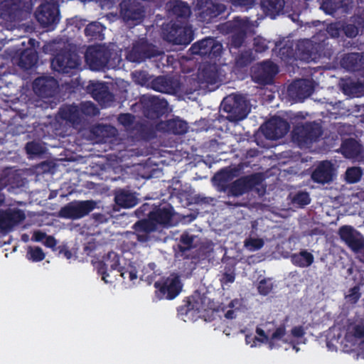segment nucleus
Here are the masks:
<instances>
[{
  "label": "nucleus",
  "instance_id": "f257e3e1",
  "mask_svg": "<svg viewBox=\"0 0 364 364\" xmlns=\"http://www.w3.org/2000/svg\"><path fill=\"white\" fill-rule=\"evenodd\" d=\"M326 40L328 38L318 43H314L309 39L299 41L296 50L300 59L306 62H318L323 58H330L333 52Z\"/></svg>",
  "mask_w": 364,
  "mask_h": 364
},
{
  "label": "nucleus",
  "instance_id": "f03ea898",
  "mask_svg": "<svg viewBox=\"0 0 364 364\" xmlns=\"http://www.w3.org/2000/svg\"><path fill=\"white\" fill-rule=\"evenodd\" d=\"M252 27L253 23L248 17L235 16L232 20L221 24L220 30L227 34H232L230 43L232 47L238 48L242 46Z\"/></svg>",
  "mask_w": 364,
  "mask_h": 364
},
{
  "label": "nucleus",
  "instance_id": "7ed1b4c3",
  "mask_svg": "<svg viewBox=\"0 0 364 364\" xmlns=\"http://www.w3.org/2000/svg\"><path fill=\"white\" fill-rule=\"evenodd\" d=\"M223 111L227 113L229 122H237L247 117L250 109L245 98L241 95L232 94L225 97L222 102Z\"/></svg>",
  "mask_w": 364,
  "mask_h": 364
},
{
  "label": "nucleus",
  "instance_id": "20e7f679",
  "mask_svg": "<svg viewBox=\"0 0 364 364\" xmlns=\"http://www.w3.org/2000/svg\"><path fill=\"white\" fill-rule=\"evenodd\" d=\"M154 294L157 300H173L181 293L183 284L179 276L171 274L154 282Z\"/></svg>",
  "mask_w": 364,
  "mask_h": 364
},
{
  "label": "nucleus",
  "instance_id": "39448f33",
  "mask_svg": "<svg viewBox=\"0 0 364 364\" xmlns=\"http://www.w3.org/2000/svg\"><path fill=\"white\" fill-rule=\"evenodd\" d=\"M164 38L173 45H188L194 37L193 31L191 26H182L177 23L166 25L163 28Z\"/></svg>",
  "mask_w": 364,
  "mask_h": 364
},
{
  "label": "nucleus",
  "instance_id": "423d86ee",
  "mask_svg": "<svg viewBox=\"0 0 364 364\" xmlns=\"http://www.w3.org/2000/svg\"><path fill=\"white\" fill-rule=\"evenodd\" d=\"M111 55L110 50L105 46H90L86 50L85 60L90 70L100 71L107 67Z\"/></svg>",
  "mask_w": 364,
  "mask_h": 364
},
{
  "label": "nucleus",
  "instance_id": "0eeeda50",
  "mask_svg": "<svg viewBox=\"0 0 364 364\" xmlns=\"http://www.w3.org/2000/svg\"><path fill=\"white\" fill-rule=\"evenodd\" d=\"M35 16L43 28L55 26L60 21L58 0H51L41 4L36 11Z\"/></svg>",
  "mask_w": 364,
  "mask_h": 364
},
{
  "label": "nucleus",
  "instance_id": "6e6552de",
  "mask_svg": "<svg viewBox=\"0 0 364 364\" xmlns=\"http://www.w3.org/2000/svg\"><path fill=\"white\" fill-rule=\"evenodd\" d=\"M162 55L164 53L158 50L146 38H141L133 43L132 49L127 55V59L130 62L139 63Z\"/></svg>",
  "mask_w": 364,
  "mask_h": 364
},
{
  "label": "nucleus",
  "instance_id": "1a4fd4ad",
  "mask_svg": "<svg viewBox=\"0 0 364 364\" xmlns=\"http://www.w3.org/2000/svg\"><path fill=\"white\" fill-rule=\"evenodd\" d=\"M50 65L54 71L69 74L80 65V60L77 54L70 50H61L52 59Z\"/></svg>",
  "mask_w": 364,
  "mask_h": 364
},
{
  "label": "nucleus",
  "instance_id": "9d476101",
  "mask_svg": "<svg viewBox=\"0 0 364 364\" xmlns=\"http://www.w3.org/2000/svg\"><path fill=\"white\" fill-rule=\"evenodd\" d=\"M97 206L92 200H73L62 207L59 211L61 218L77 220L87 215Z\"/></svg>",
  "mask_w": 364,
  "mask_h": 364
},
{
  "label": "nucleus",
  "instance_id": "9b49d317",
  "mask_svg": "<svg viewBox=\"0 0 364 364\" xmlns=\"http://www.w3.org/2000/svg\"><path fill=\"white\" fill-rule=\"evenodd\" d=\"M189 51L193 55H198L213 60L220 56L223 46L214 38L206 37L192 44Z\"/></svg>",
  "mask_w": 364,
  "mask_h": 364
},
{
  "label": "nucleus",
  "instance_id": "f8f14e48",
  "mask_svg": "<svg viewBox=\"0 0 364 364\" xmlns=\"http://www.w3.org/2000/svg\"><path fill=\"white\" fill-rule=\"evenodd\" d=\"M196 9L198 11V19L205 23L216 22L225 6L222 4H215L211 0H196Z\"/></svg>",
  "mask_w": 364,
  "mask_h": 364
},
{
  "label": "nucleus",
  "instance_id": "ddd939ff",
  "mask_svg": "<svg viewBox=\"0 0 364 364\" xmlns=\"http://www.w3.org/2000/svg\"><path fill=\"white\" fill-rule=\"evenodd\" d=\"M262 177L260 173H252L242 176L228 186V196L239 197L260 185Z\"/></svg>",
  "mask_w": 364,
  "mask_h": 364
},
{
  "label": "nucleus",
  "instance_id": "4468645a",
  "mask_svg": "<svg viewBox=\"0 0 364 364\" xmlns=\"http://www.w3.org/2000/svg\"><path fill=\"white\" fill-rule=\"evenodd\" d=\"M119 14L126 23H140L145 16V9L136 0H122L119 4Z\"/></svg>",
  "mask_w": 364,
  "mask_h": 364
},
{
  "label": "nucleus",
  "instance_id": "2eb2a0df",
  "mask_svg": "<svg viewBox=\"0 0 364 364\" xmlns=\"http://www.w3.org/2000/svg\"><path fill=\"white\" fill-rule=\"evenodd\" d=\"M4 14L11 22H20L27 18L32 11L31 0H9L6 4Z\"/></svg>",
  "mask_w": 364,
  "mask_h": 364
},
{
  "label": "nucleus",
  "instance_id": "dca6fc26",
  "mask_svg": "<svg viewBox=\"0 0 364 364\" xmlns=\"http://www.w3.org/2000/svg\"><path fill=\"white\" fill-rule=\"evenodd\" d=\"M341 240L354 252L364 250V236L351 225H342L338 231Z\"/></svg>",
  "mask_w": 364,
  "mask_h": 364
},
{
  "label": "nucleus",
  "instance_id": "f3484780",
  "mask_svg": "<svg viewBox=\"0 0 364 364\" xmlns=\"http://www.w3.org/2000/svg\"><path fill=\"white\" fill-rule=\"evenodd\" d=\"M314 91V81L308 79L294 80L287 88L289 97L295 102H303Z\"/></svg>",
  "mask_w": 364,
  "mask_h": 364
},
{
  "label": "nucleus",
  "instance_id": "a211bd4d",
  "mask_svg": "<svg viewBox=\"0 0 364 364\" xmlns=\"http://www.w3.org/2000/svg\"><path fill=\"white\" fill-rule=\"evenodd\" d=\"M290 129L289 123L280 117H274L266 122L262 127L264 136L270 140H276L284 136Z\"/></svg>",
  "mask_w": 364,
  "mask_h": 364
},
{
  "label": "nucleus",
  "instance_id": "6ab92c4d",
  "mask_svg": "<svg viewBox=\"0 0 364 364\" xmlns=\"http://www.w3.org/2000/svg\"><path fill=\"white\" fill-rule=\"evenodd\" d=\"M294 132L299 142L311 144L318 140L323 134V129L318 123L311 122L297 127Z\"/></svg>",
  "mask_w": 364,
  "mask_h": 364
},
{
  "label": "nucleus",
  "instance_id": "aec40b11",
  "mask_svg": "<svg viewBox=\"0 0 364 364\" xmlns=\"http://www.w3.org/2000/svg\"><path fill=\"white\" fill-rule=\"evenodd\" d=\"M278 72L279 68L277 64L270 60H266L262 62L253 71L252 78L258 84L268 85L272 82Z\"/></svg>",
  "mask_w": 364,
  "mask_h": 364
},
{
  "label": "nucleus",
  "instance_id": "412c9836",
  "mask_svg": "<svg viewBox=\"0 0 364 364\" xmlns=\"http://www.w3.org/2000/svg\"><path fill=\"white\" fill-rule=\"evenodd\" d=\"M181 83L179 79L174 77L160 75L151 82L150 87L155 91L176 95L181 90Z\"/></svg>",
  "mask_w": 364,
  "mask_h": 364
},
{
  "label": "nucleus",
  "instance_id": "4be33fe9",
  "mask_svg": "<svg viewBox=\"0 0 364 364\" xmlns=\"http://www.w3.org/2000/svg\"><path fill=\"white\" fill-rule=\"evenodd\" d=\"M87 90L93 99L103 107L111 106L114 102V95L109 91L106 82H91L87 86Z\"/></svg>",
  "mask_w": 364,
  "mask_h": 364
},
{
  "label": "nucleus",
  "instance_id": "5701e85b",
  "mask_svg": "<svg viewBox=\"0 0 364 364\" xmlns=\"http://www.w3.org/2000/svg\"><path fill=\"white\" fill-rule=\"evenodd\" d=\"M119 256L116 252H109L101 261L96 262L95 268L97 274L102 276V279L105 282H109L107 280L109 277L108 270H117L122 267L119 264Z\"/></svg>",
  "mask_w": 364,
  "mask_h": 364
},
{
  "label": "nucleus",
  "instance_id": "b1692460",
  "mask_svg": "<svg viewBox=\"0 0 364 364\" xmlns=\"http://www.w3.org/2000/svg\"><path fill=\"white\" fill-rule=\"evenodd\" d=\"M26 218L24 212L20 209L0 210V230L10 231Z\"/></svg>",
  "mask_w": 364,
  "mask_h": 364
},
{
  "label": "nucleus",
  "instance_id": "393cba45",
  "mask_svg": "<svg viewBox=\"0 0 364 364\" xmlns=\"http://www.w3.org/2000/svg\"><path fill=\"white\" fill-rule=\"evenodd\" d=\"M168 106L166 100L155 96L151 97L144 107V115L151 119H159L168 112Z\"/></svg>",
  "mask_w": 364,
  "mask_h": 364
},
{
  "label": "nucleus",
  "instance_id": "a878e982",
  "mask_svg": "<svg viewBox=\"0 0 364 364\" xmlns=\"http://www.w3.org/2000/svg\"><path fill=\"white\" fill-rule=\"evenodd\" d=\"M57 87V81L53 77H39L33 82V91L41 97L48 98L54 96Z\"/></svg>",
  "mask_w": 364,
  "mask_h": 364
},
{
  "label": "nucleus",
  "instance_id": "bb28decb",
  "mask_svg": "<svg viewBox=\"0 0 364 364\" xmlns=\"http://www.w3.org/2000/svg\"><path fill=\"white\" fill-rule=\"evenodd\" d=\"M334 168L329 161H321L311 175L312 181L317 183H328L333 181Z\"/></svg>",
  "mask_w": 364,
  "mask_h": 364
},
{
  "label": "nucleus",
  "instance_id": "cd10ccee",
  "mask_svg": "<svg viewBox=\"0 0 364 364\" xmlns=\"http://www.w3.org/2000/svg\"><path fill=\"white\" fill-rule=\"evenodd\" d=\"M169 16L177 19L187 20L191 14V7L186 2L181 0H170L166 3Z\"/></svg>",
  "mask_w": 364,
  "mask_h": 364
},
{
  "label": "nucleus",
  "instance_id": "c85d7f7f",
  "mask_svg": "<svg viewBox=\"0 0 364 364\" xmlns=\"http://www.w3.org/2000/svg\"><path fill=\"white\" fill-rule=\"evenodd\" d=\"M364 55L358 53H350L344 55L341 60V65L350 72H361L363 73Z\"/></svg>",
  "mask_w": 364,
  "mask_h": 364
},
{
  "label": "nucleus",
  "instance_id": "c756f323",
  "mask_svg": "<svg viewBox=\"0 0 364 364\" xmlns=\"http://www.w3.org/2000/svg\"><path fill=\"white\" fill-rule=\"evenodd\" d=\"M173 208L171 205L167 207L159 208L155 210L151 211L149 217L154 220L157 225L169 226L171 225L172 217L173 215Z\"/></svg>",
  "mask_w": 364,
  "mask_h": 364
},
{
  "label": "nucleus",
  "instance_id": "7c9ffc66",
  "mask_svg": "<svg viewBox=\"0 0 364 364\" xmlns=\"http://www.w3.org/2000/svg\"><path fill=\"white\" fill-rule=\"evenodd\" d=\"M284 4V0H260L259 4L264 14L272 19L282 13Z\"/></svg>",
  "mask_w": 364,
  "mask_h": 364
},
{
  "label": "nucleus",
  "instance_id": "2f4dec72",
  "mask_svg": "<svg viewBox=\"0 0 364 364\" xmlns=\"http://www.w3.org/2000/svg\"><path fill=\"white\" fill-rule=\"evenodd\" d=\"M201 80L210 85L216 84L220 80V68L215 63H204L199 73Z\"/></svg>",
  "mask_w": 364,
  "mask_h": 364
},
{
  "label": "nucleus",
  "instance_id": "473e14b6",
  "mask_svg": "<svg viewBox=\"0 0 364 364\" xmlns=\"http://www.w3.org/2000/svg\"><path fill=\"white\" fill-rule=\"evenodd\" d=\"M340 151L347 159H355L362 153V145L355 139L349 138L342 142Z\"/></svg>",
  "mask_w": 364,
  "mask_h": 364
},
{
  "label": "nucleus",
  "instance_id": "72a5a7b5",
  "mask_svg": "<svg viewBox=\"0 0 364 364\" xmlns=\"http://www.w3.org/2000/svg\"><path fill=\"white\" fill-rule=\"evenodd\" d=\"M60 117L73 125L79 124L81 122L79 107L76 105H66L60 108Z\"/></svg>",
  "mask_w": 364,
  "mask_h": 364
},
{
  "label": "nucleus",
  "instance_id": "f704fd0d",
  "mask_svg": "<svg viewBox=\"0 0 364 364\" xmlns=\"http://www.w3.org/2000/svg\"><path fill=\"white\" fill-rule=\"evenodd\" d=\"M196 238V237L195 235H191L188 232H183L181 235L178 243V248L179 252H181V256L184 257V258H196V256H190L186 254L187 252L191 251L196 247L194 245Z\"/></svg>",
  "mask_w": 364,
  "mask_h": 364
},
{
  "label": "nucleus",
  "instance_id": "c9c22d12",
  "mask_svg": "<svg viewBox=\"0 0 364 364\" xmlns=\"http://www.w3.org/2000/svg\"><path fill=\"white\" fill-rule=\"evenodd\" d=\"M114 201L122 208H132L136 204V198L129 191L120 189L115 193Z\"/></svg>",
  "mask_w": 364,
  "mask_h": 364
},
{
  "label": "nucleus",
  "instance_id": "e433bc0d",
  "mask_svg": "<svg viewBox=\"0 0 364 364\" xmlns=\"http://www.w3.org/2000/svg\"><path fill=\"white\" fill-rule=\"evenodd\" d=\"M37 61L38 55L36 51L31 48H26L20 55L18 65L24 70H29L36 65Z\"/></svg>",
  "mask_w": 364,
  "mask_h": 364
},
{
  "label": "nucleus",
  "instance_id": "4c0bfd02",
  "mask_svg": "<svg viewBox=\"0 0 364 364\" xmlns=\"http://www.w3.org/2000/svg\"><path fill=\"white\" fill-rule=\"evenodd\" d=\"M290 258L294 265L301 268L311 266L314 261V255L306 250L292 254Z\"/></svg>",
  "mask_w": 364,
  "mask_h": 364
},
{
  "label": "nucleus",
  "instance_id": "58836bf2",
  "mask_svg": "<svg viewBox=\"0 0 364 364\" xmlns=\"http://www.w3.org/2000/svg\"><path fill=\"white\" fill-rule=\"evenodd\" d=\"M166 131L175 135H182L188 131V124L178 118L168 119L165 122Z\"/></svg>",
  "mask_w": 364,
  "mask_h": 364
},
{
  "label": "nucleus",
  "instance_id": "ea45409f",
  "mask_svg": "<svg viewBox=\"0 0 364 364\" xmlns=\"http://www.w3.org/2000/svg\"><path fill=\"white\" fill-rule=\"evenodd\" d=\"M105 27L100 22L94 21L89 23L85 28V35L92 40H102Z\"/></svg>",
  "mask_w": 364,
  "mask_h": 364
},
{
  "label": "nucleus",
  "instance_id": "a19ab883",
  "mask_svg": "<svg viewBox=\"0 0 364 364\" xmlns=\"http://www.w3.org/2000/svg\"><path fill=\"white\" fill-rule=\"evenodd\" d=\"M133 228L135 232H144L150 234L156 230L157 225L154 220H151L149 217V219H143L137 221L133 225Z\"/></svg>",
  "mask_w": 364,
  "mask_h": 364
},
{
  "label": "nucleus",
  "instance_id": "79ce46f5",
  "mask_svg": "<svg viewBox=\"0 0 364 364\" xmlns=\"http://www.w3.org/2000/svg\"><path fill=\"white\" fill-rule=\"evenodd\" d=\"M46 257V254L42 248L38 246H29L28 247L26 258L33 262H38L43 261Z\"/></svg>",
  "mask_w": 364,
  "mask_h": 364
},
{
  "label": "nucleus",
  "instance_id": "37998d69",
  "mask_svg": "<svg viewBox=\"0 0 364 364\" xmlns=\"http://www.w3.org/2000/svg\"><path fill=\"white\" fill-rule=\"evenodd\" d=\"M80 113L87 117H95L100 112L96 105L89 101L83 102L80 104Z\"/></svg>",
  "mask_w": 364,
  "mask_h": 364
},
{
  "label": "nucleus",
  "instance_id": "c03bdc74",
  "mask_svg": "<svg viewBox=\"0 0 364 364\" xmlns=\"http://www.w3.org/2000/svg\"><path fill=\"white\" fill-rule=\"evenodd\" d=\"M295 50L293 43H285L279 48V55L282 60L289 61L294 58Z\"/></svg>",
  "mask_w": 364,
  "mask_h": 364
},
{
  "label": "nucleus",
  "instance_id": "a18cd8bd",
  "mask_svg": "<svg viewBox=\"0 0 364 364\" xmlns=\"http://www.w3.org/2000/svg\"><path fill=\"white\" fill-rule=\"evenodd\" d=\"M253 60L252 53L250 50L241 52L235 58V63L238 68L248 66Z\"/></svg>",
  "mask_w": 364,
  "mask_h": 364
},
{
  "label": "nucleus",
  "instance_id": "49530a36",
  "mask_svg": "<svg viewBox=\"0 0 364 364\" xmlns=\"http://www.w3.org/2000/svg\"><path fill=\"white\" fill-rule=\"evenodd\" d=\"M362 174L360 167L348 168L346 171V180L349 183H355L360 180Z\"/></svg>",
  "mask_w": 364,
  "mask_h": 364
},
{
  "label": "nucleus",
  "instance_id": "de8ad7c7",
  "mask_svg": "<svg viewBox=\"0 0 364 364\" xmlns=\"http://www.w3.org/2000/svg\"><path fill=\"white\" fill-rule=\"evenodd\" d=\"M25 149L26 153L31 156H40L44 153V149L42 145L39 142L35 141L26 143Z\"/></svg>",
  "mask_w": 364,
  "mask_h": 364
},
{
  "label": "nucleus",
  "instance_id": "09e8293b",
  "mask_svg": "<svg viewBox=\"0 0 364 364\" xmlns=\"http://www.w3.org/2000/svg\"><path fill=\"white\" fill-rule=\"evenodd\" d=\"M264 245L262 238L248 237L244 242L245 247L250 251H256L260 250Z\"/></svg>",
  "mask_w": 364,
  "mask_h": 364
},
{
  "label": "nucleus",
  "instance_id": "8fccbe9b",
  "mask_svg": "<svg viewBox=\"0 0 364 364\" xmlns=\"http://www.w3.org/2000/svg\"><path fill=\"white\" fill-rule=\"evenodd\" d=\"M292 201L294 203L299 205L300 207L307 205L311 202L309 194L305 191H299L295 194Z\"/></svg>",
  "mask_w": 364,
  "mask_h": 364
},
{
  "label": "nucleus",
  "instance_id": "3c124183",
  "mask_svg": "<svg viewBox=\"0 0 364 364\" xmlns=\"http://www.w3.org/2000/svg\"><path fill=\"white\" fill-rule=\"evenodd\" d=\"M119 272L124 279H128L130 281H133L137 278V271L133 266H129L128 267H122L119 268Z\"/></svg>",
  "mask_w": 364,
  "mask_h": 364
},
{
  "label": "nucleus",
  "instance_id": "603ef678",
  "mask_svg": "<svg viewBox=\"0 0 364 364\" xmlns=\"http://www.w3.org/2000/svg\"><path fill=\"white\" fill-rule=\"evenodd\" d=\"M235 279V273L234 266H225V272L222 274L220 282L223 284L233 283Z\"/></svg>",
  "mask_w": 364,
  "mask_h": 364
},
{
  "label": "nucleus",
  "instance_id": "864d4df0",
  "mask_svg": "<svg viewBox=\"0 0 364 364\" xmlns=\"http://www.w3.org/2000/svg\"><path fill=\"white\" fill-rule=\"evenodd\" d=\"M320 9L326 14L333 15L338 10V3L332 0H326L321 4Z\"/></svg>",
  "mask_w": 364,
  "mask_h": 364
},
{
  "label": "nucleus",
  "instance_id": "5fc2aeb1",
  "mask_svg": "<svg viewBox=\"0 0 364 364\" xmlns=\"http://www.w3.org/2000/svg\"><path fill=\"white\" fill-rule=\"evenodd\" d=\"M350 333L356 340L364 343V323L355 324L351 328Z\"/></svg>",
  "mask_w": 364,
  "mask_h": 364
},
{
  "label": "nucleus",
  "instance_id": "6e6d98bb",
  "mask_svg": "<svg viewBox=\"0 0 364 364\" xmlns=\"http://www.w3.org/2000/svg\"><path fill=\"white\" fill-rule=\"evenodd\" d=\"M360 290V287L358 285H355L349 289L348 294L346 296V298L350 304H355L358 301L361 296Z\"/></svg>",
  "mask_w": 364,
  "mask_h": 364
},
{
  "label": "nucleus",
  "instance_id": "4d7b16f0",
  "mask_svg": "<svg viewBox=\"0 0 364 364\" xmlns=\"http://www.w3.org/2000/svg\"><path fill=\"white\" fill-rule=\"evenodd\" d=\"M272 289V284L264 279H262L258 284L257 290L259 294L267 296Z\"/></svg>",
  "mask_w": 364,
  "mask_h": 364
},
{
  "label": "nucleus",
  "instance_id": "13d9d810",
  "mask_svg": "<svg viewBox=\"0 0 364 364\" xmlns=\"http://www.w3.org/2000/svg\"><path fill=\"white\" fill-rule=\"evenodd\" d=\"M286 334V328L284 325L279 326L272 334L269 339V346L272 348L273 341L282 339Z\"/></svg>",
  "mask_w": 364,
  "mask_h": 364
},
{
  "label": "nucleus",
  "instance_id": "bf43d9fd",
  "mask_svg": "<svg viewBox=\"0 0 364 364\" xmlns=\"http://www.w3.org/2000/svg\"><path fill=\"white\" fill-rule=\"evenodd\" d=\"M344 34L348 38H355L359 32L358 28L354 24L348 23L343 27Z\"/></svg>",
  "mask_w": 364,
  "mask_h": 364
},
{
  "label": "nucleus",
  "instance_id": "052dcab7",
  "mask_svg": "<svg viewBox=\"0 0 364 364\" xmlns=\"http://www.w3.org/2000/svg\"><path fill=\"white\" fill-rule=\"evenodd\" d=\"M232 4L245 10H249L255 5V0H231Z\"/></svg>",
  "mask_w": 364,
  "mask_h": 364
},
{
  "label": "nucleus",
  "instance_id": "680f3d73",
  "mask_svg": "<svg viewBox=\"0 0 364 364\" xmlns=\"http://www.w3.org/2000/svg\"><path fill=\"white\" fill-rule=\"evenodd\" d=\"M234 171V169H222L218 172L215 177H217L220 181H227L233 177L232 172Z\"/></svg>",
  "mask_w": 364,
  "mask_h": 364
},
{
  "label": "nucleus",
  "instance_id": "e2e57ef3",
  "mask_svg": "<svg viewBox=\"0 0 364 364\" xmlns=\"http://www.w3.org/2000/svg\"><path fill=\"white\" fill-rule=\"evenodd\" d=\"M118 120L122 124L129 126L134 122V116L130 113L121 114L118 117Z\"/></svg>",
  "mask_w": 364,
  "mask_h": 364
},
{
  "label": "nucleus",
  "instance_id": "0e129e2a",
  "mask_svg": "<svg viewBox=\"0 0 364 364\" xmlns=\"http://www.w3.org/2000/svg\"><path fill=\"white\" fill-rule=\"evenodd\" d=\"M338 9H341L343 12L348 13L349 11L353 8V0H340L337 1Z\"/></svg>",
  "mask_w": 364,
  "mask_h": 364
},
{
  "label": "nucleus",
  "instance_id": "69168bd1",
  "mask_svg": "<svg viewBox=\"0 0 364 364\" xmlns=\"http://www.w3.org/2000/svg\"><path fill=\"white\" fill-rule=\"evenodd\" d=\"M326 33L332 38H338L340 36L341 30L336 23H330L326 28Z\"/></svg>",
  "mask_w": 364,
  "mask_h": 364
},
{
  "label": "nucleus",
  "instance_id": "338daca9",
  "mask_svg": "<svg viewBox=\"0 0 364 364\" xmlns=\"http://www.w3.org/2000/svg\"><path fill=\"white\" fill-rule=\"evenodd\" d=\"M254 48L256 52L263 53L268 49L267 44L262 39L255 38L254 41Z\"/></svg>",
  "mask_w": 364,
  "mask_h": 364
},
{
  "label": "nucleus",
  "instance_id": "774afa93",
  "mask_svg": "<svg viewBox=\"0 0 364 364\" xmlns=\"http://www.w3.org/2000/svg\"><path fill=\"white\" fill-rule=\"evenodd\" d=\"M43 245L49 248H51L53 252H55L57 245V240L52 235H46V237L45 238L44 241L43 242Z\"/></svg>",
  "mask_w": 364,
  "mask_h": 364
}]
</instances>
